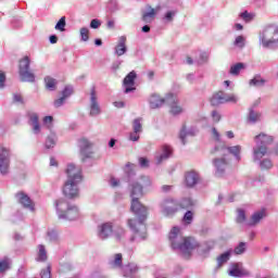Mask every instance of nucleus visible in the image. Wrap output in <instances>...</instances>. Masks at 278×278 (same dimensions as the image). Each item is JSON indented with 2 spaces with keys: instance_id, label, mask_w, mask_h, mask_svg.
<instances>
[{
  "instance_id": "e433bc0d",
  "label": "nucleus",
  "mask_w": 278,
  "mask_h": 278,
  "mask_svg": "<svg viewBox=\"0 0 278 278\" xmlns=\"http://www.w3.org/2000/svg\"><path fill=\"white\" fill-rule=\"evenodd\" d=\"M137 184H139L141 188H149L151 187L152 181L149 176H143L139 179V181H137Z\"/></svg>"
},
{
  "instance_id": "20e7f679",
  "label": "nucleus",
  "mask_w": 278,
  "mask_h": 278,
  "mask_svg": "<svg viewBox=\"0 0 278 278\" xmlns=\"http://www.w3.org/2000/svg\"><path fill=\"white\" fill-rule=\"evenodd\" d=\"M258 42L264 49H278V26H265L258 35Z\"/></svg>"
},
{
  "instance_id": "4d7b16f0",
  "label": "nucleus",
  "mask_w": 278,
  "mask_h": 278,
  "mask_svg": "<svg viewBox=\"0 0 278 278\" xmlns=\"http://www.w3.org/2000/svg\"><path fill=\"white\" fill-rule=\"evenodd\" d=\"M139 166L141 168H149V161L147 157H139Z\"/></svg>"
},
{
  "instance_id": "393cba45",
  "label": "nucleus",
  "mask_w": 278,
  "mask_h": 278,
  "mask_svg": "<svg viewBox=\"0 0 278 278\" xmlns=\"http://www.w3.org/2000/svg\"><path fill=\"white\" fill-rule=\"evenodd\" d=\"M229 275L231 277H247L249 271L240 268V265L236 264L233 265L232 269H230Z\"/></svg>"
},
{
  "instance_id": "338daca9",
  "label": "nucleus",
  "mask_w": 278,
  "mask_h": 278,
  "mask_svg": "<svg viewBox=\"0 0 278 278\" xmlns=\"http://www.w3.org/2000/svg\"><path fill=\"white\" fill-rule=\"evenodd\" d=\"M212 134H213L214 140H217V142L220 141V134L218 132V130H216V128L212 129Z\"/></svg>"
},
{
  "instance_id": "58836bf2",
  "label": "nucleus",
  "mask_w": 278,
  "mask_h": 278,
  "mask_svg": "<svg viewBox=\"0 0 278 278\" xmlns=\"http://www.w3.org/2000/svg\"><path fill=\"white\" fill-rule=\"evenodd\" d=\"M188 136H194V131H186V129L182 128L179 134L182 144H186V138H188Z\"/></svg>"
},
{
  "instance_id": "bb28decb",
  "label": "nucleus",
  "mask_w": 278,
  "mask_h": 278,
  "mask_svg": "<svg viewBox=\"0 0 278 278\" xmlns=\"http://www.w3.org/2000/svg\"><path fill=\"white\" fill-rule=\"evenodd\" d=\"M135 273H138L137 264L130 263L124 267V277H131V275H135Z\"/></svg>"
},
{
  "instance_id": "f8f14e48",
  "label": "nucleus",
  "mask_w": 278,
  "mask_h": 278,
  "mask_svg": "<svg viewBox=\"0 0 278 278\" xmlns=\"http://www.w3.org/2000/svg\"><path fill=\"white\" fill-rule=\"evenodd\" d=\"M177 96L173 93H168L166 96V104L170 108V113L174 114V116H177V114H181L184 112V109L179 106Z\"/></svg>"
},
{
  "instance_id": "f257e3e1",
  "label": "nucleus",
  "mask_w": 278,
  "mask_h": 278,
  "mask_svg": "<svg viewBox=\"0 0 278 278\" xmlns=\"http://www.w3.org/2000/svg\"><path fill=\"white\" fill-rule=\"evenodd\" d=\"M143 194L140 182L134 181L130 184V197L132 199L130 211L136 216V218L127 220V225L134 233L130 238L131 242H142V240H147V225L144 223L147 222L149 208L140 203V199Z\"/></svg>"
},
{
  "instance_id": "7ed1b4c3",
  "label": "nucleus",
  "mask_w": 278,
  "mask_h": 278,
  "mask_svg": "<svg viewBox=\"0 0 278 278\" xmlns=\"http://www.w3.org/2000/svg\"><path fill=\"white\" fill-rule=\"evenodd\" d=\"M67 180L63 187V193L67 199L79 197V184H81V167L70 163L66 168Z\"/></svg>"
},
{
  "instance_id": "9b49d317",
  "label": "nucleus",
  "mask_w": 278,
  "mask_h": 278,
  "mask_svg": "<svg viewBox=\"0 0 278 278\" xmlns=\"http://www.w3.org/2000/svg\"><path fill=\"white\" fill-rule=\"evenodd\" d=\"M173 155V148L168 144L162 146L155 153L154 160L156 164H162V162H166L168 157Z\"/></svg>"
},
{
  "instance_id": "c03bdc74",
  "label": "nucleus",
  "mask_w": 278,
  "mask_h": 278,
  "mask_svg": "<svg viewBox=\"0 0 278 278\" xmlns=\"http://www.w3.org/2000/svg\"><path fill=\"white\" fill-rule=\"evenodd\" d=\"M207 53L206 52H199V59L195 60L197 64H205L207 62Z\"/></svg>"
},
{
  "instance_id": "0e129e2a",
  "label": "nucleus",
  "mask_w": 278,
  "mask_h": 278,
  "mask_svg": "<svg viewBox=\"0 0 278 278\" xmlns=\"http://www.w3.org/2000/svg\"><path fill=\"white\" fill-rule=\"evenodd\" d=\"M90 27L91 29H99V27H101V22H99V20H92L90 22Z\"/></svg>"
},
{
  "instance_id": "052dcab7",
  "label": "nucleus",
  "mask_w": 278,
  "mask_h": 278,
  "mask_svg": "<svg viewBox=\"0 0 278 278\" xmlns=\"http://www.w3.org/2000/svg\"><path fill=\"white\" fill-rule=\"evenodd\" d=\"M13 101L14 103H25V101L23 100V96L21 93H14Z\"/></svg>"
},
{
  "instance_id": "680f3d73",
  "label": "nucleus",
  "mask_w": 278,
  "mask_h": 278,
  "mask_svg": "<svg viewBox=\"0 0 278 278\" xmlns=\"http://www.w3.org/2000/svg\"><path fill=\"white\" fill-rule=\"evenodd\" d=\"M129 139H130L132 142H138V140H140V132H136V130H134V131L130 134Z\"/></svg>"
},
{
  "instance_id": "ddd939ff",
  "label": "nucleus",
  "mask_w": 278,
  "mask_h": 278,
  "mask_svg": "<svg viewBox=\"0 0 278 278\" xmlns=\"http://www.w3.org/2000/svg\"><path fill=\"white\" fill-rule=\"evenodd\" d=\"M136 72L132 71L124 78V92L126 94H129V92H134V90H136V87H134L136 86Z\"/></svg>"
},
{
  "instance_id": "f704fd0d",
  "label": "nucleus",
  "mask_w": 278,
  "mask_h": 278,
  "mask_svg": "<svg viewBox=\"0 0 278 278\" xmlns=\"http://www.w3.org/2000/svg\"><path fill=\"white\" fill-rule=\"evenodd\" d=\"M37 262H47V250H45V245H39Z\"/></svg>"
},
{
  "instance_id": "3c124183",
  "label": "nucleus",
  "mask_w": 278,
  "mask_h": 278,
  "mask_svg": "<svg viewBox=\"0 0 278 278\" xmlns=\"http://www.w3.org/2000/svg\"><path fill=\"white\" fill-rule=\"evenodd\" d=\"M244 36H238L235 40L236 47H240L242 49L244 47Z\"/></svg>"
},
{
  "instance_id": "e2e57ef3",
  "label": "nucleus",
  "mask_w": 278,
  "mask_h": 278,
  "mask_svg": "<svg viewBox=\"0 0 278 278\" xmlns=\"http://www.w3.org/2000/svg\"><path fill=\"white\" fill-rule=\"evenodd\" d=\"M66 101L65 98L61 97L54 101V108H62L64 105V102Z\"/></svg>"
},
{
  "instance_id": "f03ea898",
  "label": "nucleus",
  "mask_w": 278,
  "mask_h": 278,
  "mask_svg": "<svg viewBox=\"0 0 278 278\" xmlns=\"http://www.w3.org/2000/svg\"><path fill=\"white\" fill-rule=\"evenodd\" d=\"M169 242L174 251H180L184 255H190L194 249H201L204 253H207L211 249H214V243L210 245H199L197 239L192 237H184L181 229L174 226L169 232Z\"/></svg>"
},
{
  "instance_id": "423d86ee",
  "label": "nucleus",
  "mask_w": 278,
  "mask_h": 278,
  "mask_svg": "<svg viewBox=\"0 0 278 278\" xmlns=\"http://www.w3.org/2000/svg\"><path fill=\"white\" fill-rule=\"evenodd\" d=\"M55 205L59 218L64 220H77L79 218V208L76 205H71L64 200H58Z\"/></svg>"
},
{
  "instance_id": "a878e982",
  "label": "nucleus",
  "mask_w": 278,
  "mask_h": 278,
  "mask_svg": "<svg viewBox=\"0 0 278 278\" xmlns=\"http://www.w3.org/2000/svg\"><path fill=\"white\" fill-rule=\"evenodd\" d=\"M111 268H121L123 266V254H115L113 258L109 261Z\"/></svg>"
},
{
  "instance_id": "aec40b11",
  "label": "nucleus",
  "mask_w": 278,
  "mask_h": 278,
  "mask_svg": "<svg viewBox=\"0 0 278 278\" xmlns=\"http://www.w3.org/2000/svg\"><path fill=\"white\" fill-rule=\"evenodd\" d=\"M151 110H157L166 103V98H161L157 93H153L149 99Z\"/></svg>"
},
{
  "instance_id": "f3484780",
  "label": "nucleus",
  "mask_w": 278,
  "mask_h": 278,
  "mask_svg": "<svg viewBox=\"0 0 278 278\" xmlns=\"http://www.w3.org/2000/svg\"><path fill=\"white\" fill-rule=\"evenodd\" d=\"M112 233H114V230L111 223H105L98 227V237L101 240H106Z\"/></svg>"
},
{
  "instance_id": "2f4dec72",
  "label": "nucleus",
  "mask_w": 278,
  "mask_h": 278,
  "mask_svg": "<svg viewBox=\"0 0 278 278\" xmlns=\"http://www.w3.org/2000/svg\"><path fill=\"white\" fill-rule=\"evenodd\" d=\"M264 84H266V80L260 75L254 76V78L250 80V86H255L256 88L264 86Z\"/></svg>"
},
{
  "instance_id": "69168bd1",
  "label": "nucleus",
  "mask_w": 278,
  "mask_h": 278,
  "mask_svg": "<svg viewBox=\"0 0 278 278\" xmlns=\"http://www.w3.org/2000/svg\"><path fill=\"white\" fill-rule=\"evenodd\" d=\"M212 118L215 123H218L220 121V113L217 111L212 112Z\"/></svg>"
},
{
  "instance_id": "c756f323",
  "label": "nucleus",
  "mask_w": 278,
  "mask_h": 278,
  "mask_svg": "<svg viewBox=\"0 0 278 278\" xmlns=\"http://www.w3.org/2000/svg\"><path fill=\"white\" fill-rule=\"evenodd\" d=\"M12 261L8 257H3L0 260V273H5V270H10V265Z\"/></svg>"
},
{
  "instance_id": "6ab92c4d",
  "label": "nucleus",
  "mask_w": 278,
  "mask_h": 278,
  "mask_svg": "<svg viewBox=\"0 0 278 278\" xmlns=\"http://www.w3.org/2000/svg\"><path fill=\"white\" fill-rule=\"evenodd\" d=\"M213 164L216 168L215 175L217 177H220V175H223V173H225V170L227 169V166H228L227 160H225L224 157L215 159L213 161Z\"/></svg>"
},
{
  "instance_id": "9d476101",
  "label": "nucleus",
  "mask_w": 278,
  "mask_h": 278,
  "mask_svg": "<svg viewBox=\"0 0 278 278\" xmlns=\"http://www.w3.org/2000/svg\"><path fill=\"white\" fill-rule=\"evenodd\" d=\"M238 98L235 94H227L223 91H218L211 98L212 105H220V103H237Z\"/></svg>"
},
{
  "instance_id": "49530a36",
  "label": "nucleus",
  "mask_w": 278,
  "mask_h": 278,
  "mask_svg": "<svg viewBox=\"0 0 278 278\" xmlns=\"http://www.w3.org/2000/svg\"><path fill=\"white\" fill-rule=\"evenodd\" d=\"M43 125H46L48 129H51L53 127V116L43 117Z\"/></svg>"
},
{
  "instance_id": "a19ab883",
  "label": "nucleus",
  "mask_w": 278,
  "mask_h": 278,
  "mask_svg": "<svg viewBox=\"0 0 278 278\" xmlns=\"http://www.w3.org/2000/svg\"><path fill=\"white\" fill-rule=\"evenodd\" d=\"M261 116H262V114L251 110L249 113V121H250V123H257V121H260Z\"/></svg>"
},
{
  "instance_id": "5fc2aeb1",
  "label": "nucleus",
  "mask_w": 278,
  "mask_h": 278,
  "mask_svg": "<svg viewBox=\"0 0 278 278\" xmlns=\"http://www.w3.org/2000/svg\"><path fill=\"white\" fill-rule=\"evenodd\" d=\"M175 14H177V11H168L164 16L165 21H167V23L173 22Z\"/></svg>"
},
{
  "instance_id": "de8ad7c7",
  "label": "nucleus",
  "mask_w": 278,
  "mask_h": 278,
  "mask_svg": "<svg viewBox=\"0 0 278 278\" xmlns=\"http://www.w3.org/2000/svg\"><path fill=\"white\" fill-rule=\"evenodd\" d=\"M48 240H50V242H56L58 241V231L49 230L48 231Z\"/></svg>"
},
{
  "instance_id": "2eb2a0df",
  "label": "nucleus",
  "mask_w": 278,
  "mask_h": 278,
  "mask_svg": "<svg viewBox=\"0 0 278 278\" xmlns=\"http://www.w3.org/2000/svg\"><path fill=\"white\" fill-rule=\"evenodd\" d=\"M80 155L83 157H90L92 155V143L88 139L79 140Z\"/></svg>"
},
{
  "instance_id": "37998d69",
  "label": "nucleus",
  "mask_w": 278,
  "mask_h": 278,
  "mask_svg": "<svg viewBox=\"0 0 278 278\" xmlns=\"http://www.w3.org/2000/svg\"><path fill=\"white\" fill-rule=\"evenodd\" d=\"M237 213V223H244L247 220V214L244 213V210L239 208Z\"/></svg>"
},
{
  "instance_id": "603ef678",
  "label": "nucleus",
  "mask_w": 278,
  "mask_h": 278,
  "mask_svg": "<svg viewBox=\"0 0 278 278\" xmlns=\"http://www.w3.org/2000/svg\"><path fill=\"white\" fill-rule=\"evenodd\" d=\"M109 184L112 188H118V186H121V180L118 178L111 177Z\"/></svg>"
},
{
  "instance_id": "774afa93",
  "label": "nucleus",
  "mask_w": 278,
  "mask_h": 278,
  "mask_svg": "<svg viewBox=\"0 0 278 278\" xmlns=\"http://www.w3.org/2000/svg\"><path fill=\"white\" fill-rule=\"evenodd\" d=\"M5 86V74L3 72H0V88H3Z\"/></svg>"
},
{
  "instance_id": "4be33fe9",
  "label": "nucleus",
  "mask_w": 278,
  "mask_h": 278,
  "mask_svg": "<svg viewBox=\"0 0 278 278\" xmlns=\"http://www.w3.org/2000/svg\"><path fill=\"white\" fill-rule=\"evenodd\" d=\"M185 181L188 188H192L199 184V174L197 172H187L185 175Z\"/></svg>"
},
{
  "instance_id": "1a4fd4ad",
  "label": "nucleus",
  "mask_w": 278,
  "mask_h": 278,
  "mask_svg": "<svg viewBox=\"0 0 278 278\" xmlns=\"http://www.w3.org/2000/svg\"><path fill=\"white\" fill-rule=\"evenodd\" d=\"M0 173L1 175L10 173V149L3 144L0 146Z\"/></svg>"
},
{
  "instance_id": "6e6d98bb",
  "label": "nucleus",
  "mask_w": 278,
  "mask_h": 278,
  "mask_svg": "<svg viewBox=\"0 0 278 278\" xmlns=\"http://www.w3.org/2000/svg\"><path fill=\"white\" fill-rule=\"evenodd\" d=\"M192 218L193 214L191 211H188L184 216V220L187 223V225H190V223H192Z\"/></svg>"
},
{
  "instance_id": "6e6552de",
  "label": "nucleus",
  "mask_w": 278,
  "mask_h": 278,
  "mask_svg": "<svg viewBox=\"0 0 278 278\" xmlns=\"http://www.w3.org/2000/svg\"><path fill=\"white\" fill-rule=\"evenodd\" d=\"M29 64H31L29 56H24L20 60L18 73L21 81H28L33 84V81H36V76L29 71Z\"/></svg>"
},
{
  "instance_id": "c85d7f7f",
  "label": "nucleus",
  "mask_w": 278,
  "mask_h": 278,
  "mask_svg": "<svg viewBox=\"0 0 278 278\" xmlns=\"http://www.w3.org/2000/svg\"><path fill=\"white\" fill-rule=\"evenodd\" d=\"M228 150V152L231 153V155H233L236 157V160L238 162H240V151H242V147L240 146H233V147H228V148H225Z\"/></svg>"
},
{
  "instance_id": "8fccbe9b",
  "label": "nucleus",
  "mask_w": 278,
  "mask_h": 278,
  "mask_svg": "<svg viewBox=\"0 0 278 278\" xmlns=\"http://www.w3.org/2000/svg\"><path fill=\"white\" fill-rule=\"evenodd\" d=\"M55 147V137H48L46 140V148L53 149Z\"/></svg>"
},
{
  "instance_id": "72a5a7b5",
  "label": "nucleus",
  "mask_w": 278,
  "mask_h": 278,
  "mask_svg": "<svg viewBox=\"0 0 278 278\" xmlns=\"http://www.w3.org/2000/svg\"><path fill=\"white\" fill-rule=\"evenodd\" d=\"M132 129L136 134H142V118L139 117L132 122Z\"/></svg>"
},
{
  "instance_id": "dca6fc26",
  "label": "nucleus",
  "mask_w": 278,
  "mask_h": 278,
  "mask_svg": "<svg viewBox=\"0 0 278 278\" xmlns=\"http://www.w3.org/2000/svg\"><path fill=\"white\" fill-rule=\"evenodd\" d=\"M15 197L18 203L23 205V207H26V210H30V212H34V202L30 198H28L27 194H25V192H18Z\"/></svg>"
},
{
  "instance_id": "5701e85b",
  "label": "nucleus",
  "mask_w": 278,
  "mask_h": 278,
  "mask_svg": "<svg viewBox=\"0 0 278 278\" xmlns=\"http://www.w3.org/2000/svg\"><path fill=\"white\" fill-rule=\"evenodd\" d=\"M28 118H29V125H31L34 134H38L40 131V123L38 122V114L29 113Z\"/></svg>"
},
{
  "instance_id": "39448f33",
  "label": "nucleus",
  "mask_w": 278,
  "mask_h": 278,
  "mask_svg": "<svg viewBox=\"0 0 278 278\" xmlns=\"http://www.w3.org/2000/svg\"><path fill=\"white\" fill-rule=\"evenodd\" d=\"M273 136L260 134L254 138L255 147L253 148V160L260 162L262 157L268 155V146L273 144Z\"/></svg>"
},
{
  "instance_id": "a18cd8bd",
  "label": "nucleus",
  "mask_w": 278,
  "mask_h": 278,
  "mask_svg": "<svg viewBox=\"0 0 278 278\" xmlns=\"http://www.w3.org/2000/svg\"><path fill=\"white\" fill-rule=\"evenodd\" d=\"M71 94H73V88L71 86H66L62 91V98L67 100Z\"/></svg>"
},
{
  "instance_id": "09e8293b",
  "label": "nucleus",
  "mask_w": 278,
  "mask_h": 278,
  "mask_svg": "<svg viewBox=\"0 0 278 278\" xmlns=\"http://www.w3.org/2000/svg\"><path fill=\"white\" fill-rule=\"evenodd\" d=\"M253 13H249V12H243L240 14V17L245 21V23H249V21H253Z\"/></svg>"
},
{
  "instance_id": "4c0bfd02",
  "label": "nucleus",
  "mask_w": 278,
  "mask_h": 278,
  "mask_svg": "<svg viewBox=\"0 0 278 278\" xmlns=\"http://www.w3.org/2000/svg\"><path fill=\"white\" fill-rule=\"evenodd\" d=\"M66 17H61L60 18V21L56 23V25H55V29L58 30V31H66Z\"/></svg>"
},
{
  "instance_id": "13d9d810",
  "label": "nucleus",
  "mask_w": 278,
  "mask_h": 278,
  "mask_svg": "<svg viewBox=\"0 0 278 278\" xmlns=\"http://www.w3.org/2000/svg\"><path fill=\"white\" fill-rule=\"evenodd\" d=\"M114 236L117 240H121V238L125 236V229L118 228L117 230H114Z\"/></svg>"
},
{
  "instance_id": "473e14b6",
  "label": "nucleus",
  "mask_w": 278,
  "mask_h": 278,
  "mask_svg": "<svg viewBox=\"0 0 278 278\" xmlns=\"http://www.w3.org/2000/svg\"><path fill=\"white\" fill-rule=\"evenodd\" d=\"M244 63H236L230 67V75H240V71H244Z\"/></svg>"
},
{
  "instance_id": "bf43d9fd",
  "label": "nucleus",
  "mask_w": 278,
  "mask_h": 278,
  "mask_svg": "<svg viewBox=\"0 0 278 278\" xmlns=\"http://www.w3.org/2000/svg\"><path fill=\"white\" fill-rule=\"evenodd\" d=\"M41 278H51V266H48L47 269L41 270Z\"/></svg>"
},
{
  "instance_id": "c9c22d12",
  "label": "nucleus",
  "mask_w": 278,
  "mask_h": 278,
  "mask_svg": "<svg viewBox=\"0 0 278 278\" xmlns=\"http://www.w3.org/2000/svg\"><path fill=\"white\" fill-rule=\"evenodd\" d=\"M247 251V243L245 242H240L235 250L232 251V253H235V255H242L244 252Z\"/></svg>"
},
{
  "instance_id": "ea45409f",
  "label": "nucleus",
  "mask_w": 278,
  "mask_h": 278,
  "mask_svg": "<svg viewBox=\"0 0 278 278\" xmlns=\"http://www.w3.org/2000/svg\"><path fill=\"white\" fill-rule=\"evenodd\" d=\"M80 37L83 42H88V39L90 38V30L87 27L80 28Z\"/></svg>"
},
{
  "instance_id": "7c9ffc66",
  "label": "nucleus",
  "mask_w": 278,
  "mask_h": 278,
  "mask_svg": "<svg viewBox=\"0 0 278 278\" xmlns=\"http://www.w3.org/2000/svg\"><path fill=\"white\" fill-rule=\"evenodd\" d=\"M45 84H46V87L48 88V90H55V86H58V80H55L51 76H47L45 78Z\"/></svg>"
},
{
  "instance_id": "a211bd4d",
  "label": "nucleus",
  "mask_w": 278,
  "mask_h": 278,
  "mask_svg": "<svg viewBox=\"0 0 278 278\" xmlns=\"http://www.w3.org/2000/svg\"><path fill=\"white\" fill-rule=\"evenodd\" d=\"M263 218H266V210L262 208L261 211L254 212L248 222L249 227H255V225H260Z\"/></svg>"
},
{
  "instance_id": "0eeeda50",
  "label": "nucleus",
  "mask_w": 278,
  "mask_h": 278,
  "mask_svg": "<svg viewBox=\"0 0 278 278\" xmlns=\"http://www.w3.org/2000/svg\"><path fill=\"white\" fill-rule=\"evenodd\" d=\"M192 205V200L185 199L180 204L177 203V201L173 199H166L161 204V212L165 216H172V214H175L179 207L186 208L190 207Z\"/></svg>"
},
{
  "instance_id": "4468645a",
  "label": "nucleus",
  "mask_w": 278,
  "mask_h": 278,
  "mask_svg": "<svg viewBox=\"0 0 278 278\" xmlns=\"http://www.w3.org/2000/svg\"><path fill=\"white\" fill-rule=\"evenodd\" d=\"M101 114V108L99 106V102L97 101V89L94 87L90 90V115L99 116Z\"/></svg>"
},
{
  "instance_id": "864d4df0",
  "label": "nucleus",
  "mask_w": 278,
  "mask_h": 278,
  "mask_svg": "<svg viewBox=\"0 0 278 278\" xmlns=\"http://www.w3.org/2000/svg\"><path fill=\"white\" fill-rule=\"evenodd\" d=\"M273 166V161H270L269 159H265L261 162V168H270Z\"/></svg>"
},
{
  "instance_id": "cd10ccee",
  "label": "nucleus",
  "mask_w": 278,
  "mask_h": 278,
  "mask_svg": "<svg viewBox=\"0 0 278 278\" xmlns=\"http://www.w3.org/2000/svg\"><path fill=\"white\" fill-rule=\"evenodd\" d=\"M231 253H233V251L230 250L219 255L217 257L218 266H223V264H227V262H229V257H231Z\"/></svg>"
},
{
  "instance_id": "79ce46f5",
  "label": "nucleus",
  "mask_w": 278,
  "mask_h": 278,
  "mask_svg": "<svg viewBox=\"0 0 278 278\" xmlns=\"http://www.w3.org/2000/svg\"><path fill=\"white\" fill-rule=\"evenodd\" d=\"M134 168H136V165L131 163H127L126 166L124 167V173H126L128 177H131L132 175H135Z\"/></svg>"
},
{
  "instance_id": "412c9836",
  "label": "nucleus",
  "mask_w": 278,
  "mask_h": 278,
  "mask_svg": "<svg viewBox=\"0 0 278 278\" xmlns=\"http://www.w3.org/2000/svg\"><path fill=\"white\" fill-rule=\"evenodd\" d=\"M115 53L118 56L125 55L127 53V37H119L118 42L115 47Z\"/></svg>"
},
{
  "instance_id": "b1692460",
  "label": "nucleus",
  "mask_w": 278,
  "mask_h": 278,
  "mask_svg": "<svg viewBox=\"0 0 278 278\" xmlns=\"http://www.w3.org/2000/svg\"><path fill=\"white\" fill-rule=\"evenodd\" d=\"M156 14H157V12L155 11V9H153L151 7H147V11L142 15L143 23H152V21H153V18H155Z\"/></svg>"
}]
</instances>
